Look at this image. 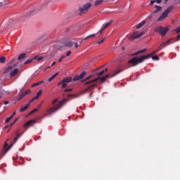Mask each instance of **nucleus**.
I'll list each match as a JSON object with an SVG mask.
<instances>
[{
	"label": "nucleus",
	"mask_w": 180,
	"mask_h": 180,
	"mask_svg": "<svg viewBox=\"0 0 180 180\" xmlns=\"http://www.w3.org/2000/svg\"><path fill=\"white\" fill-rule=\"evenodd\" d=\"M41 92H43V90H39L37 92V96H38L39 98H40V96L41 95Z\"/></svg>",
	"instance_id": "38"
},
{
	"label": "nucleus",
	"mask_w": 180,
	"mask_h": 180,
	"mask_svg": "<svg viewBox=\"0 0 180 180\" xmlns=\"http://www.w3.org/2000/svg\"><path fill=\"white\" fill-rule=\"evenodd\" d=\"M168 30H169V28H168V27H157L155 29V32H156L157 33H160V36H162V37H165V35L168 32Z\"/></svg>",
	"instance_id": "9"
},
{
	"label": "nucleus",
	"mask_w": 180,
	"mask_h": 180,
	"mask_svg": "<svg viewBox=\"0 0 180 180\" xmlns=\"http://www.w3.org/2000/svg\"><path fill=\"white\" fill-rule=\"evenodd\" d=\"M86 75V72H82L79 75H76L73 77V81H79V79H82Z\"/></svg>",
	"instance_id": "12"
},
{
	"label": "nucleus",
	"mask_w": 180,
	"mask_h": 180,
	"mask_svg": "<svg viewBox=\"0 0 180 180\" xmlns=\"http://www.w3.org/2000/svg\"><path fill=\"white\" fill-rule=\"evenodd\" d=\"M30 92H32V91L30 89H28L25 91V93H24L25 95H29V94H30Z\"/></svg>",
	"instance_id": "45"
},
{
	"label": "nucleus",
	"mask_w": 180,
	"mask_h": 180,
	"mask_svg": "<svg viewBox=\"0 0 180 180\" xmlns=\"http://www.w3.org/2000/svg\"><path fill=\"white\" fill-rule=\"evenodd\" d=\"M161 2H162V0H152L150 1V5H154L155 3L160 4Z\"/></svg>",
	"instance_id": "23"
},
{
	"label": "nucleus",
	"mask_w": 180,
	"mask_h": 180,
	"mask_svg": "<svg viewBox=\"0 0 180 180\" xmlns=\"http://www.w3.org/2000/svg\"><path fill=\"white\" fill-rule=\"evenodd\" d=\"M36 112H39V108H35L32 111L30 112V115H33V113H36Z\"/></svg>",
	"instance_id": "32"
},
{
	"label": "nucleus",
	"mask_w": 180,
	"mask_h": 180,
	"mask_svg": "<svg viewBox=\"0 0 180 180\" xmlns=\"http://www.w3.org/2000/svg\"><path fill=\"white\" fill-rule=\"evenodd\" d=\"M91 7L92 4H91V3H86L83 5V7H79L78 9L80 13H86L88 9H90Z\"/></svg>",
	"instance_id": "10"
},
{
	"label": "nucleus",
	"mask_w": 180,
	"mask_h": 180,
	"mask_svg": "<svg viewBox=\"0 0 180 180\" xmlns=\"http://www.w3.org/2000/svg\"><path fill=\"white\" fill-rule=\"evenodd\" d=\"M15 61H16V58H13L11 60V64H12V63H15Z\"/></svg>",
	"instance_id": "48"
},
{
	"label": "nucleus",
	"mask_w": 180,
	"mask_h": 180,
	"mask_svg": "<svg viewBox=\"0 0 180 180\" xmlns=\"http://www.w3.org/2000/svg\"><path fill=\"white\" fill-rule=\"evenodd\" d=\"M102 2H103V0H96V1H95L94 5H95L96 6H99V5H102Z\"/></svg>",
	"instance_id": "26"
},
{
	"label": "nucleus",
	"mask_w": 180,
	"mask_h": 180,
	"mask_svg": "<svg viewBox=\"0 0 180 180\" xmlns=\"http://www.w3.org/2000/svg\"><path fill=\"white\" fill-rule=\"evenodd\" d=\"M32 61H33V59H32V58H30V59H28V60H27L25 62V63L24 64H30V63H32Z\"/></svg>",
	"instance_id": "33"
},
{
	"label": "nucleus",
	"mask_w": 180,
	"mask_h": 180,
	"mask_svg": "<svg viewBox=\"0 0 180 180\" xmlns=\"http://www.w3.org/2000/svg\"><path fill=\"white\" fill-rule=\"evenodd\" d=\"M12 70H13V66H8L5 70L4 74H9V72H12Z\"/></svg>",
	"instance_id": "18"
},
{
	"label": "nucleus",
	"mask_w": 180,
	"mask_h": 180,
	"mask_svg": "<svg viewBox=\"0 0 180 180\" xmlns=\"http://www.w3.org/2000/svg\"><path fill=\"white\" fill-rule=\"evenodd\" d=\"M113 22V20H110L109 22H107L105 25H104L105 26V27H108L109 25Z\"/></svg>",
	"instance_id": "34"
},
{
	"label": "nucleus",
	"mask_w": 180,
	"mask_h": 180,
	"mask_svg": "<svg viewBox=\"0 0 180 180\" xmlns=\"http://www.w3.org/2000/svg\"><path fill=\"white\" fill-rule=\"evenodd\" d=\"M25 57H26V53H21L18 56V60H23V58H25Z\"/></svg>",
	"instance_id": "25"
},
{
	"label": "nucleus",
	"mask_w": 180,
	"mask_h": 180,
	"mask_svg": "<svg viewBox=\"0 0 180 180\" xmlns=\"http://www.w3.org/2000/svg\"><path fill=\"white\" fill-rule=\"evenodd\" d=\"M15 124V122H13L10 124V127H12V126H13Z\"/></svg>",
	"instance_id": "61"
},
{
	"label": "nucleus",
	"mask_w": 180,
	"mask_h": 180,
	"mask_svg": "<svg viewBox=\"0 0 180 180\" xmlns=\"http://www.w3.org/2000/svg\"><path fill=\"white\" fill-rule=\"evenodd\" d=\"M153 60H160V58L158 56H154L152 57Z\"/></svg>",
	"instance_id": "36"
},
{
	"label": "nucleus",
	"mask_w": 180,
	"mask_h": 180,
	"mask_svg": "<svg viewBox=\"0 0 180 180\" xmlns=\"http://www.w3.org/2000/svg\"><path fill=\"white\" fill-rule=\"evenodd\" d=\"M73 89H66L64 90V92H72Z\"/></svg>",
	"instance_id": "37"
},
{
	"label": "nucleus",
	"mask_w": 180,
	"mask_h": 180,
	"mask_svg": "<svg viewBox=\"0 0 180 180\" xmlns=\"http://www.w3.org/2000/svg\"><path fill=\"white\" fill-rule=\"evenodd\" d=\"M6 61V58L5 56H2L0 58V63H1V64L5 63Z\"/></svg>",
	"instance_id": "27"
},
{
	"label": "nucleus",
	"mask_w": 180,
	"mask_h": 180,
	"mask_svg": "<svg viewBox=\"0 0 180 180\" xmlns=\"http://www.w3.org/2000/svg\"><path fill=\"white\" fill-rule=\"evenodd\" d=\"M37 85H40V83H38V82H37V83L33 84H32V87H33V86H37Z\"/></svg>",
	"instance_id": "49"
},
{
	"label": "nucleus",
	"mask_w": 180,
	"mask_h": 180,
	"mask_svg": "<svg viewBox=\"0 0 180 180\" xmlns=\"http://www.w3.org/2000/svg\"><path fill=\"white\" fill-rule=\"evenodd\" d=\"M20 130V129H18L17 130V131L15 132L16 136L13 139V143H11V145L5 150V151L3 153V155H5V154H6L8 151H9V150H11V148L13 147L15 144H16V142L18 141V140H19V138L22 137L23 133L19 132Z\"/></svg>",
	"instance_id": "4"
},
{
	"label": "nucleus",
	"mask_w": 180,
	"mask_h": 180,
	"mask_svg": "<svg viewBox=\"0 0 180 180\" xmlns=\"http://www.w3.org/2000/svg\"><path fill=\"white\" fill-rule=\"evenodd\" d=\"M70 82H72V77H68L64 78L62 81L59 82L58 83V86H61V88L64 89V88H67V85L68 84H70Z\"/></svg>",
	"instance_id": "7"
},
{
	"label": "nucleus",
	"mask_w": 180,
	"mask_h": 180,
	"mask_svg": "<svg viewBox=\"0 0 180 180\" xmlns=\"http://www.w3.org/2000/svg\"><path fill=\"white\" fill-rule=\"evenodd\" d=\"M29 106H30V103H28L26 105V106H25V107L22 106L20 110V112H25V110H27V109H29Z\"/></svg>",
	"instance_id": "17"
},
{
	"label": "nucleus",
	"mask_w": 180,
	"mask_h": 180,
	"mask_svg": "<svg viewBox=\"0 0 180 180\" xmlns=\"http://www.w3.org/2000/svg\"><path fill=\"white\" fill-rule=\"evenodd\" d=\"M174 5L168 7L166 11H165L158 18V22H162L166 18H168V15L171 13V11L174 9Z\"/></svg>",
	"instance_id": "6"
},
{
	"label": "nucleus",
	"mask_w": 180,
	"mask_h": 180,
	"mask_svg": "<svg viewBox=\"0 0 180 180\" xmlns=\"http://www.w3.org/2000/svg\"><path fill=\"white\" fill-rule=\"evenodd\" d=\"M34 101H36V99H39V96H36L33 98Z\"/></svg>",
	"instance_id": "55"
},
{
	"label": "nucleus",
	"mask_w": 180,
	"mask_h": 180,
	"mask_svg": "<svg viewBox=\"0 0 180 180\" xmlns=\"http://www.w3.org/2000/svg\"><path fill=\"white\" fill-rule=\"evenodd\" d=\"M93 77H95V75H90V76H89V77H87L84 80H83V81H88V80H89V79H91V78H92Z\"/></svg>",
	"instance_id": "35"
},
{
	"label": "nucleus",
	"mask_w": 180,
	"mask_h": 180,
	"mask_svg": "<svg viewBox=\"0 0 180 180\" xmlns=\"http://www.w3.org/2000/svg\"><path fill=\"white\" fill-rule=\"evenodd\" d=\"M155 8L156 10H155L153 12L150 13V16L153 18V16H155L156 13H158V12H161L162 11V6L155 5Z\"/></svg>",
	"instance_id": "13"
},
{
	"label": "nucleus",
	"mask_w": 180,
	"mask_h": 180,
	"mask_svg": "<svg viewBox=\"0 0 180 180\" xmlns=\"http://www.w3.org/2000/svg\"><path fill=\"white\" fill-rule=\"evenodd\" d=\"M103 41H105V38H103L102 39L98 40V41L97 43H98V44H101L103 43Z\"/></svg>",
	"instance_id": "39"
},
{
	"label": "nucleus",
	"mask_w": 180,
	"mask_h": 180,
	"mask_svg": "<svg viewBox=\"0 0 180 180\" xmlns=\"http://www.w3.org/2000/svg\"><path fill=\"white\" fill-rule=\"evenodd\" d=\"M174 40H175V38H171L170 39L167 40L165 43L166 46H168V45L171 44L172 43H174V41H175Z\"/></svg>",
	"instance_id": "22"
},
{
	"label": "nucleus",
	"mask_w": 180,
	"mask_h": 180,
	"mask_svg": "<svg viewBox=\"0 0 180 180\" xmlns=\"http://www.w3.org/2000/svg\"><path fill=\"white\" fill-rule=\"evenodd\" d=\"M71 101V98H65L61 101H59L58 104H56L55 106L51 108L50 109L47 110V112L49 115H51V113H54V112H57V110H59V109H61L63 107V105H65L67 102H70Z\"/></svg>",
	"instance_id": "2"
},
{
	"label": "nucleus",
	"mask_w": 180,
	"mask_h": 180,
	"mask_svg": "<svg viewBox=\"0 0 180 180\" xmlns=\"http://www.w3.org/2000/svg\"><path fill=\"white\" fill-rule=\"evenodd\" d=\"M58 75V73L54 74V75L52 76L53 79H54V78H56V77H57Z\"/></svg>",
	"instance_id": "51"
},
{
	"label": "nucleus",
	"mask_w": 180,
	"mask_h": 180,
	"mask_svg": "<svg viewBox=\"0 0 180 180\" xmlns=\"http://www.w3.org/2000/svg\"><path fill=\"white\" fill-rule=\"evenodd\" d=\"M97 34H92L88 35L87 37L84 38V40H88V39H92V38L95 37V36H96Z\"/></svg>",
	"instance_id": "24"
},
{
	"label": "nucleus",
	"mask_w": 180,
	"mask_h": 180,
	"mask_svg": "<svg viewBox=\"0 0 180 180\" xmlns=\"http://www.w3.org/2000/svg\"><path fill=\"white\" fill-rule=\"evenodd\" d=\"M54 65H56V62H53L51 67H54Z\"/></svg>",
	"instance_id": "57"
},
{
	"label": "nucleus",
	"mask_w": 180,
	"mask_h": 180,
	"mask_svg": "<svg viewBox=\"0 0 180 180\" xmlns=\"http://www.w3.org/2000/svg\"><path fill=\"white\" fill-rule=\"evenodd\" d=\"M18 72H19V69H14L10 72V77H15Z\"/></svg>",
	"instance_id": "16"
},
{
	"label": "nucleus",
	"mask_w": 180,
	"mask_h": 180,
	"mask_svg": "<svg viewBox=\"0 0 180 180\" xmlns=\"http://www.w3.org/2000/svg\"><path fill=\"white\" fill-rule=\"evenodd\" d=\"M106 27H105V25H103L102 27H101V29H102V30H105V29H106Z\"/></svg>",
	"instance_id": "54"
},
{
	"label": "nucleus",
	"mask_w": 180,
	"mask_h": 180,
	"mask_svg": "<svg viewBox=\"0 0 180 180\" xmlns=\"http://www.w3.org/2000/svg\"><path fill=\"white\" fill-rule=\"evenodd\" d=\"M4 105H9V101H4Z\"/></svg>",
	"instance_id": "53"
},
{
	"label": "nucleus",
	"mask_w": 180,
	"mask_h": 180,
	"mask_svg": "<svg viewBox=\"0 0 180 180\" xmlns=\"http://www.w3.org/2000/svg\"><path fill=\"white\" fill-rule=\"evenodd\" d=\"M102 32H103V30H102V28L98 32V33H99L100 34L102 33Z\"/></svg>",
	"instance_id": "56"
},
{
	"label": "nucleus",
	"mask_w": 180,
	"mask_h": 180,
	"mask_svg": "<svg viewBox=\"0 0 180 180\" xmlns=\"http://www.w3.org/2000/svg\"><path fill=\"white\" fill-rule=\"evenodd\" d=\"M174 32H176V33H179L180 32V26L179 27L176 28L174 30Z\"/></svg>",
	"instance_id": "44"
},
{
	"label": "nucleus",
	"mask_w": 180,
	"mask_h": 180,
	"mask_svg": "<svg viewBox=\"0 0 180 180\" xmlns=\"http://www.w3.org/2000/svg\"><path fill=\"white\" fill-rule=\"evenodd\" d=\"M146 25V20H143L141 22L139 23L136 25V29H141V27H143Z\"/></svg>",
	"instance_id": "20"
},
{
	"label": "nucleus",
	"mask_w": 180,
	"mask_h": 180,
	"mask_svg": "<svg viewBox=\"0 0 180 180\" xmlns=\"http://www.w3.org/2000/svg\"><path fill=\"white\" fill-rule=\"evenodd\" d=\"M8 3L6 2V0H3L2 1H0V8H1V6H5V5H6Z\"/></svg>",
	"instance_id": "29"
},
{
	"label": "nucleus",
	"mask_w": 180,
	"mask_h": 180,
	"mask_svg": "<svg viewBox=\"0 0 180 180\" xmlns=\"http://www.w3.org/2000/svg\"><path fill=\"white\" fill-rule=\"evenodd\" d=\"M58 75V73L54 74V75L52 76L53 79H54V78H56V77H57Z\"/></svg>",
	"instance_id": "50"
},
{
	"label": "nucleus",
	"mask_w": 180,
	"mask_h": 180,
	"mask_svg": "<svg viewBox=\"0 0 180 180\" xmlns=\"http://www.w3.org/2000/svg\"><path fill=\"white\" fill-rule=\"evenodd\" d=\"M53 79H54L53 78V77H51V78L49 79V82H51L53 81Z\"/></svg>",
	"instance_id": "52"
},
{
	"label": "nucleus",
	"mask_w": 180,
	"mask_h": 180,
	"mask_svg": "<svg viewBox=\"0 0 180 180\" xmlns=\"http://www.w3.org/2000/svg\"><path fill=\"white\" fill-rule=\"evenodd\" d=\"M168 1H169V0H164V4H168Z\"/></svg>",
	"instance_id": "58"
},
{
	"label": "nucleus",
	"mask_w": 180,
	"mask_h": 180,
	"mask_svg": "<svg viewBox=\"0 0 180 180\" xmlns=\"http://www.w3.org/2000/svg\"><path fill=\"white\" fill-rule=\"evenodd\" d=\"M122 71H123V69L117 68L111 72L110 75H107L100 78V81H102V82H105V81H106V79L109 78V77L110 78H113V77H116V75H118V74H120V72H122Z\"/></svg>",
	"instance_id": "5"
},
{
	"label": "nucleus",
	"mask_w": 180,
	"mask_h": 180,
	"mask_svg": "<svg viewBox=\"0 0 180 180\" xmlns=\"http://www.w3.org/2000/svg\"><path fill=\"white\" fill-rule=\"evenodd\" d=\"M95 86H97L96 84H91L87 88H86L84 90L80 91L79 94H67L66 96H68V98H74L75 99L77 98H79L80 95H84V94H86V92H88V91H92V89H95Z\"/></svg>",
	"instance_id": "3"
},
{
	"label": "nucleus",
	"mask_w": 180,
	"mask_h": 180,
	"mask_svg": "<svg viewBox=\"0 0 180 180\" xmlns=\"http://www.w3.org/2000/svg\"><path fill=\"white\" fill-rule=\"evenodd\" d=\"M12 119H13V115H11L10 117L6 118L5 122L6 123H9V122H11V120H12Z\"/></svg>",
	"instance_id": "31"
},
{
	"label": "nucleus",
	"mask_w": 180,
	"mask_h": 180,
	"mask_svg": "<svg viewBox=\"0 0 180 180\" xmlns=\"http://www.w3.org/2000/svg\"><path fill=\"white\" fill-rule=\"evenodd\" d=\"M65 47H72V46H74V41H67L65 43Z\"/></svg>",
	"instance_id": "15"
},
{
	"label": "nucleus",
	"mask_w": 180,
	"mask_h": 180,
	"mask_svg": "<svg viewBox=\"0 0 180 180\" xmlns=\"http://www.w3.org/2000/svg\"><path fill=\"white\" fill-rule=\"evenodd\" d=\"M101 68H103V66H102V67H101V68L96 69V70H95V72L98 71V70H101Z\"/></svg>",
	"instance_id": "60"
},
{
	"label": "nucleus",
	"mask_w": 180,
	"mask_h": 180,
	"mask_svg": "<svg viewBox=\"0 0 180 180\" xmlns=\"http://www.w3.org/2000/svg\"><path fill=\"white\" fill-rule=\"evenodd\" d=\"M71 51H68L66 53V57H70V56H71Z\"/></svg>",
	"instance_id": "46"
},
{
	"label": "nucleus",
	"mask_w": 180,
	"mask_h": 180,
	"mask_svg": "<svg viewBox=\"0 0 180 180\" xmlns=\"http://www.w3.org/2000/svg\"><path fill=\"white\" fill-rule=\"evenodd\" d=\"M74 44H75V49H78L79 47L78 42L74 43Z\"/></svg>",
	"instance_id": "47"
},
{
	"label": "nucleus",
	"mask_w": 180,
	"mask_h": 180,
	"mask_svg": "<svg viewBox=\"0 0 180 180\" xmlns=\"http://www.w3.org/2000/svg\"><path fill=\"white\" fill-rule=\"evenodd\" d=\"M146 51H147V49H144L141 51H139L138 52H135V53H132L131 56H139V54H140L141 53H146Z\"/></svg>",
	"instance_id": "19"
},
{
	"label": "nucleus",
	"mask_w": 180,
	"mask_h": 180,
	"mask_svg": "<svg viewBox=\"0 0 180 180\" xmlns=\"http://www.w3.org/2000/svg\"><path fill=\"white\" fill-rule=\"evenodd\" d=\"M17 120H18V118L15 119L13 123H16Z\"/></svg>",
	"instance_id": "63"
},
{
	"label": "nucleus",
	"mask_w": 180,
	"mask_h": 180,
	"mask_svg": "<svg viewBox=\"0 0 180 180\" xmlns=\"http://www.w3.org/2000/svg\"><path fill=\"white\" fill-rule=\"evenodd\" d=\"M25 96H26V94L25 93L21 94L20 97L18 98V101H20L21 99H23Z\"/></svg>",
	"instance_id": "30"
},
{
	"label": "nucleus",
	"mask_w": 180,
	"mask_h": 180,
	"mask_svg": "<svg viewBox=\"0 0 180 180\" xmlns=\"http://www.w3.org/2000/svg\"><path fill=\"white\" fill-rule=\"evenodd\" d=\"M32 102H34V98H32L30 101V103H32Z\"/></svg>",
	"instance_id": "59"
},
{
	"label": "nucleus",
	"mask_w": 180,
	"mask_h": 180,
	"mask_svg": "<svg viewBox=\"0 0 180 180\" xmlns=\"http://www.w3.org/2000/svg\"><path fill=\"white\" fill-rule=\"evenodd\" d=\"M64 58H65V56H62L60 58H59L58 62L61 63V61H63V60H64Z\"/></svg>",
	"instance_id": "40"
},
{
	"label": "nucleus",
	"mask_w": 180,
	"mask_h": 180,
	"mask_svg": "<svg viewBox=\"0 0 180 180\" xmlns=\"http://www.w3.org/2000/svg\"><path fill=\"white\" fill-rule=\"evenodd\" d=\"M57 102H58V98H56L55 100H53V101H52V105H56V103Z\"/></svg>",
	"instance_id": "43"
},
{
	"label": "nucleus",
	"mask_w": 180,
	"mask_h": 180,
	"mask_svg": "<svg viewBox=\"0 0 180 180\" xmlns=\"http://www.w3.org/2000/svg\"><path fill=\"white\" fill-rule=\"evenodd\" d=\"M145 34H146L145 32L139 33V32L136 31V32H134L131 36H129L128 39L129 40H136V39H140V37H141V36H144Z\"/></svg>",
	"instance_id": "11"
},
{
	"label": "nucleus",
	"mask_w": 180,
	"mask_h": 180,
	"mask_svg": "<svg viewBox=\"0 0 180 180\" xmlns=\"http://www.w3.org/2000/svg\"><path fill=\"white\" fill-rule=\"evenodd\" d=\"M8 127H9V126L6 125V127H4V129H8Z\"/></svg>",
	"instance_id": "64"
},
{
	"label": "nucleus",
	"mask_w": 180,
	"mask_h": 180,
	"mask_svg": "<svg viewBox=\"0 0 180 180\" xmlns=\"http://www.w3.org/2000/svg\"><path fill=\"white\" fill-rule=\"evenodd\" d=\"M45 57L44 56H40L37 58V61H41V60H44Z\"/></svg>",
	"instance_id": "41"
},
{
	"label": "nucleus",
	"mask_w": 180,
	"mask_h": 180,
	"mask_svg": "<svg viewBox=\"0 0 180 180\" xmlns=\"http://www.w3.org/2000/svg\"><path fill=\"white\" fill-rule=\"evenodd\" d=\"M165 47H167V44H165V42H163L159 46V50H162V49H164Z\"/></svg>",
	"instance_id": "28"
},
{
	"label": "nucleus",
	"mask_w": 180,
	"mask_h": 180,
	"mask_svg": "<svg viewBox=\"0 0 180 180\" xmlns=\"http://www.w3.org/2000/svg\"><path fill=\"white\" fill-rule=\"evenodd\" d=\"M8 148V142L6 141L5 143H4V150L2 152L1 155L0 156V160H1V158H2V157H4L3 154H4V153H5V150H6Z\"/></svg>",
	"instance_id": "21"
},
{
	"label": "nucleus",
	"mask_w": 180,
	"mask_h": 180,
	"mask_svg": "<svg viewBox=\"0 0 180 180\" xmlns=\"http://www.w3.org/2000/svg\"><path fill=\"white\" fill-rule=\"evenodd\" d=\"M179 40H180V34H179V35L177 36V37L175 38V39H174V41H179Z\"/></svg>",
	"instance_id": "42"
},
{
	"label": "nucleus",
	"mask_w": 180,
	"mask_h": 180,
	"mask_svg": "<svg viewBox=\"0 0 180 180\" xmlns=\"http://www.w3.org/2000/svg\"><path fill=\"white\" fill-rule=\"evenodd\" d=\"M34 122H36V120H30L28 122H27L24 125L23 127H30V125L32 124V123H34Z\"/></svg>",
	"instance_id": "14"
},
{
	"label": "nucleus",
	"mask_w": 180,
	"mask_h": 180,
	"mask_svg": "<svg viewBox=\"0 0 180 180\" xmlns=\"http://www.w3.org/2000/svg\"><path fill=\"white\" fill-rule=\"evenodd\" d=\"M160 49L154 51L152 53L148 54L146 56H141L140 57H134V58L129 60L127 65V68H131V67H136V65H139V64H141V63H144L145 60H148L151 56H154L156 53H158Z\"/></svg>",
	"instance_id": "1"
},
{
	"label": "nucleus",
	"mask_w": 180,
	"mask_h": 180,
	"mask_svg": "<svg viewBox=\"0 0 180 180\" xmlns=\"http://www.w3.org/2000/svg\"><path fill=\"white\" fill-rule=\"evenodd\" d=\"M103 74H105V70H102L100 72H96L95 73V75H97L98 77H96L92 80L88 81L86 82H84V85H94V84H95V82H96L97 81H98V79H100L99 77H101V75H103Z\"/></svg>",
	"instance_id": "8"
},
{
	"label": "nucleus",
	"mask_w": 180,
	"mask_h": 180,
	"mask_svg": "<svg viewBox=\"0 0 180 180\" xmlns=\"http://www.w3.org/2000/svg\"><path fill=\"white\" fill-rule=\"evenodd\" d=\"M103 71L104 72H108V68H105Z\"/></svg>",
	"instance_id": "62"
}]
</instances>
